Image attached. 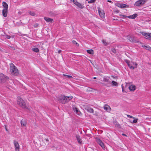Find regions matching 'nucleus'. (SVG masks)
<instances>
[{"label": "nucleus", "instance_id": "1", "mask_svg": "<svg viewBox=\"0 0 151 151\" xmlns=\"http://www.w3.org/2000/svg\"><path fill=\"white\" fill-rule=\"evenodd\" d=\"M10 70L11 73L15 76L18 75V70L17 67L12 63L10 64Z\"/></svg>", "mask_w": 151, "mask_h": 151}, {"label": "nucleus", "instance_id": "2", "mask_svg": "<svg viewBox=\"0 0 151 151\" xmlns=\"http://www.w3.org/2000/svg\"><path fill=\"white\" fill-rule=\"evenodd\" d=\"M17 103L23 108H26V106L24 101L20 97H18Z\"/></svg>", "mask_w": 151, "mask_h": 151}, {"label": "nucleus", "instance_id": "3", "mask_svg": "<svg viewBox=\"0 0 151 151\" xmlns=\"http://www.w3.org/2000/svg\"><path fill=\"white\" fill-rule=\"evenodd\" d=\"M66 97L63 95L59 96L58 98V100L62 104H65L68 102Z\"/></svg>", "mask_w": 151, "mask_h": 151}, {"label": "nucleus", "instance_id": "4", "mask_svg": "<svg viewBox=\"0 0 151 151\" xmlns=\"http://www.w3.org/2000/svg\"><path fill=\"white\" fill-rule=\"evenodd\" d=\"M109 79V77H104L103 78L102 81L106 83V84H104V85L106 86H109V85L111 84V83Z\"/></svg>", "mask_w": 151, "mask_h": 151}, {"label": "nucleus", "instance_id": "5", "mask_svg": "<svg viewBox=\"0 0 151 151\" xmlns=\"http://www.w3.org/2000/svg\"><path fill=\"white\" fill-rule=\"evenodd\" d=\"M0 78L1 82L4 83H5L6 80L9 79L8 77L2 73H1L0 74Z\"/></svg>", "mask_w": 151, "mask_h": 151}, {"label": "nucleus", "instance_id": "6", "mask_svg": "<svg viewBox=\"0 0 151 151\" xmlns=\"http://www.w3.org/2000/svg\"><path fill=\"white\" fill-rule=\"evenodd\" d=\"M84 109L87 111L91 113H93L94 111L93 109L91 108L90 105H86L84 106Z\"/></svg>", "mask_w": 151, "mask_h": 151}, {"label": "nucleus", "instance_id": "7", "mask_svg": "<svg viewBox=\"0 0 151 151\" xmlns=\"http://www.w3.org/2000/svg\"><path fill=\"white\" fill-rule=\"evenodd\" d=\"M140 33L146 37L147 39L151 40V33H147L145 32H140Z\"/></svg>", "mask_w": 151, "mask_h": 151}, {"label": "nucleus", "instance_id": "8", "mask_svg": "<svg viewBox=\"0 0 151 151\" xmlns=\"http://www.w3.org/2000/svg\"><path fill=\"white\" fill-rule=\"evenodd\" d=\"M97 142L102 148L104 149L105 148L103 142L99 139L97 138L96 139Z\"/></svg>", "mask_w": 151, "mask_h": 151}, {"label": "nucleus", "instance_id": "9", "mask_svg": "<svg viewBox=\"0 0 151 151\" xmlns=\"http://www.w3.org/2000/svg\"><path fill=\"white\" fill-rule=\"evenodd\" d=\"M14 144L15 147V149L16 151H19V145L18 142L16 140L14 141Z\"/></svg>", "mask_w": 151, "mask_h": 151}, {"label": "nucleus", "instance_id": "10", "mask_svg": "<svg viewBox=\"0 0 151 151\" xmlns=\"http://www.w3.org/2000/svg\"><path fill=\"white\" fill-rule=\"evenodd\" d=\"M127 38L128 40H129L130 42H134L135 43L137 42L136 40H134V38L133 36H132L130 35H128L127 36Z\"/></svg>", "mask_w": 151, "mask_h": 151}, {"label": "nucleus", "instance_id": "11", "mask_svg": "<svg viewBox=\"0 0 151 151\" xmlns=\"http://www.w3.org/2000/svg\"><path fill=\"white\" fill-rule=\"evenodd\" d=\"M100 9V8L99 7L98 9L99 14L100 17L102 18L104 17L105 13L103 11H101Z\"/></svg>", "mask_w": 151, "mask_h": 151}, {"label": "nucleus", "instance_id": "12", "mask_svg": "<svg viewBox=\"0 0 151 151\" xmlns=\"http://www.w3.org/2000/svg\"><path fill=\"white\" fill-rule=\"evenodd\" d=\"M44 19L47 22H50L51 23H52L53 21V19H52L47 17H45Z\"/></svg>", "mask_w": 151, "mask_h": 151}, {"label": "nucleus", "instance_id": "13", "mask_svg": "<svg viewBox=\"0 0 151 151\" xmlns=\"http://www.w3.org/2000/svg\"><path fill=\"white\" fill-rule=\"evenodd\" d=\"M76 138L78 143L80 144H81L82 143L81 138L80 136L78 135H77L76 136Z\"/></svg>", "mask_w": 151, "mask_h": 151}, {"label": "nucleus", "instance_id": "14", "mask_svg": "<svg viewBox=\"0 0 151 151\" xmlns=\"http://www.w3.org/2000/svg\"><path fill=\"white\" fill-rule=\"evenodd\" d=\"M74 4H75L77 6L81 9H83L84 7L83 5L82 4L78 2L77 1L74 3Z\"/></svg>", "mask_w": 151, "mask_h": 151}, {"label": "nucleus", "instance_id": "15", "mask_svg": "<svg viewBox=\"0 0 151 151\" xmlns=\"http://www.w3.org/2000/svg\"><path fill=\"white\" fill-rule=\"evenodd\" d=\"M8 9H3L2 10L3 15L4 17H6L7 16Z\"/></svg>", "mask_w": 151, "mask_h": 151}, {"label": "nucleus", "instance_id": "16", "mask_svg": "<svg viewBox=\"0 0 151 151\" xmlns=\"http://www.w3.org/2000/svg\"><path fill=\"white\" fill-rule=\"evenodd\" d=\"M3 6L4 8L3 9H8V6L7 4L5 2H3L2 3Z\"/></svg>", "mask_w": 151, "mask_h": 151}, {"label": "nucleus", "instance_id": "17", "mask_svg": "<svg viewBox=\"0 0 151 151\" xmlns=\"http://www.w3.org/2000/svg\"><path fill=\"white\" fill-rule=\"evenodd\" d=\"M21 124L22 125L25 127L27 125V122L24 119H22L21 121Z\"/></svg>", "mask_w": 151, "mask_h": 151}, {"label": "nucleus", "instance_id": "18", "mask_svg": "<svg viewBox=\"0 0 151 151\" xmlns=\"http://www.w3.org/2000/svg\"><path fill=\"white\" fill-rule=\"evenodd\" d=\"M129 89L131 91H134L136 89V86L133 85H131L129 87Z\"/></svg>", "mask_w": 151, "mask_h": 151}, {"label": "nucleus", "instance_id": "19", "mask_svg": "<svg viewBox=\"0 0 151 151\" xmlns=\"http://www.w3.org/2000/svg\"><path fill=\"white\" fill-rule=\"evenodd\" d=\"M104 109L105 110L108 111L110 110V108L108 105L106 104L104 106Z\"/></svg>", "mask_w": 151, "mask_h": 151}, {"label": "nucleus", "instance_id": "20", "mask_svg": "<svg viewBox=\"0 0 151 151\" xmlns=\"http://www.w3.org/2000/svg\"><path fill=\"white\" fill-rule=\"evenodd\" d=\"M148 0H139L138 1L141 5H142L145 4Z\"/></svg>", "mask_w": 151, "mask_h": 151}, {"label": "nucleus", "instance_id": "21", "mask_svg": "<svg viewBox=\"0 0 151 151\" xmlns=\"http://www.w3.org/2000/svg\"><path fill=\"white\" fill-rule=\"evenodd\" d=\"M114 124L115 125L116 127H117L119 128H121V125L119 124V123L116 121L114 122Z\"/></svg>", "mask_w": 151, "mask_h": 151}, {"label": "nucleus", "instance_id": "22", "mask_svg": "<svg viewBox=\"0 0 151 151\" xmlns=\"http://www.w3.org/2000/svg\"><path fill=\"white\" fill-rule=\"evenodd\" d=\"M145 49L151 51V47L149 46H147L144 45L142 46Z\"/></svg>", "mask_w": 151, "mask_h": 151}, {"label": "nucleus", "instance_id": "23", "mask_svg": "<svg viewBox=\"0 0 151 151\" xmlns=\"http://www.w3.org/2000/svg\"><path fill=\"white\" fill-rule=\"evenodd\" d=\"M87 52L90 54H94L93 50L92 49L87 50Z\"/></svg>", "mask_w": 151, "mask_h": 151}, {"label": "nucleus", "instance_id": "24", "mask_svg": "<svg viewBox=\"0 0 151 151\" xmlns=\"http://www.w3.org/2000/svg\"><path fill=\"white\" fill-rule=\"evenodd\" d=\"M32 50L33 51L35 52H38L39 51V50L38 49V48L37 47H34V48H32Z\"/></svg>", "mask_w": 151, "mask_h": 151}, {"label": "nucleus", "instance_id": "25", "mask_svg": "<svg viewBox=\"0 0 151 151\" xmlns=\"http://www.w3.org/2000/svg\"><path fill=\"white\" fill-rule=\"evenodd\" d=\"M129 7V6L127 5L124 4H122L121 8H128Z\"/></svg>", "mask_w": 151, "mask_h": 151}, {"label": "nucleus", "instance_id": "26", "mask_svg": "<svg viewBox=\"0 0 151 151\" xmlns=\"http://www.w3.org/2000/svg\"><path fill=\"white\" fill-rule=\"evenodd\" d=\"M50 16H55L56 15V14L55 12H50L49 13Z\"/></svg>", "mask_w": 151, "mask_h": 151}, {"label": "nucleus", "instance_id": "27", "mask_svg": "<svg viewBox=\"0 0 151 151\" xmlns=\"http://www.w3.org/2000/svg\"><path fill=\"white\" fill-rule=\"evenodd\" d=\"M29 14L31 15L34 16L35 15V13L33 11H29L28 12Z\"/></svg>", "mask_w": 151, "mask_h": 151}, {"label": "nucleus", "instance_id": "28", "mask_svg": "<svg viewBox=\"0 0 151 151\" xmlns=\"http://www.w3.org/2000/svg\"><path fill=\"white\" fill-rule=\"evenodd\" d=\"M131 17L132 19H134L136 18L137 16V14H134L132 15H131Z\"/></svg>", "mask_w": 151, "mask_h": 151}, {"label": "nucleus", "instance_id": "29", "mask_svg": "<svg viewBox=\"0 0 151 151\" xmlns=\"http://www.w3.org/2000/svg\"><path fill=\"white\" fill-rule=\"evenodd\" d=\"M111 83L113 86H117L118 85V83L114 81H112Z\"/></svg>", "mask_w": 151, "mask_h": 151}, {"label": "nucleus", "instance_id": "30", "mask_svg": "<svg viewBox=\"0 0 151 151\" xmlns=\"http://www.w3.org/2000/svg\"><path fill=\"white\" fill-rule=\"evenodd\" d=\"M134 5L136 6H141L140 4H139V2L138 1H136L134 4Z\"/></svg>", "mask_w": 151, "mask_h": 151}, {"label": "nucleus", "instance_id": "31", "mask_svg": "<svg viewBox=\"0 0 151 151\" xmlns=\"http://www.w3.org/2000/svg\"><path fill=\"white\" fill-rule=\"evenodd\" d=\"M63 75L66 78H73L72 76H71L67 75L64 74H63Z\"/></svg>", "mask_w": 151, "mask_h": 151}, {"label": "nucleus", "instance_id": "32", "mask_svg": "<svg viewBox=\"0 0 151 151\" xmlns=\"http://www.w3.org/2000/svg\"><path fill=\"white\" fill-rule=\"evenodd\" d=\"M134 119L132 123H136L137 122V121L138 120V119L137 118H135L134 117V118H133Z\"/></svg>", "mask_w": 151, "mask_h": 151}, {"label": "nucleus", "instance_id": "33", "mask_svg": "<svg viewBox=\"0 0 151 151\" xmlns=\"http://www.w3.org/2000/svg\"><path fill=\"white\" fill-rule=\"evenodd\" d=\"M102 42L104 45L105 46H107L108 45V43L106 42V40L103 39L102 40Z\"/></svg>", "mask_w": 151, "mask_h": 151}, {"label": "nucleus", "instance_id": "34", "mask_svg": "<svg viewBox=\"0 0 151 151\" xmlns=\"http://www.w3.org/2000/svg\"><path fill=\"white\" fill-rule=\"evenodd\" d=\"M67 99H68V101L70 100L73 98V97L72 96H69L66 97Z\"/></svg>", "mask_w": 151, "mask_h": 151}, {"label": "nucleus", "instance_id": "35", "mask_svg": "<svg viewBox=\"0 0 151 151\" xmlns=\"http://www.w3.org/2000/svg\"><path fill=\"white\" fill-rule=\"evenodd\" d=\"M125 62L128 65H129L130 64V62L129 60H125Z\"/></svg>", "mask_w": 151, "mask_h": 151}, {"label": "nucleus", "instance_id": "36", "mask_svg": "<svg viewBox=\"0 0 151 151\" xmlns=\"http://www.w3.org/2000/svg\"><path fill=\"white\" fill-rule=\"evenodd\" d=\"M128 66L131 69H134L135 68H136V67H133L132 66V65H131V64H129V65H128Z\"/></svg>", "mask_w": 151, "mask_h": 151}, {"label": "nucleus", "instance_id": "37", "mask_svg": "<svg viewBox=\"0 0 151 151\" xmlns=\"http://www.w3.org/2000/svg\"><path fill=\"white\" fill-rule=\"evenodd\" d=\"M111 51L112 52L114 53H116V50L114 48H112L111 49Z\"/></svg>", "mask_w": 151, "mask_h": 151}, {"label": "nucleus", "instance_id": "38", "mask_svg": "<svg viewBox=\"0 0 151 151\" xmlns=\"http://www.w3.org/2000/svg\"><path fill=\"white\" fill-rule=\"evenodd\" d=\"M5 36L8 39H10L11 38V37L9 35L6 34H5Z\"/></svg>", "mask_w": 151, "mask_h": 151}, {"label": "nucleus", "instance_id": "39", "mask_svg": "<svg viewBox=\"0 0 151 151\" xmlns=\"http://www.w3.org/2000/svg\"><path fill=\"white\" fill-rule=\"evenodd\" d=\"M96 0H90V1H88V3H94Z\"/></svg>", "mask_w": 151, "mask_h": 151}, {"label": "nucleus", "instance_id": "40", "mask_svg": "<svg viewBox=\"0 0 151 151\" xmlns=\"http://www.w3.org/2000/svg\"><path fill=\"white\" fill-rule=\"evenodd\" d=\"M72 42L74 44H76L77 46L78 45V44L75 40H73Z\"/></svg>", "mask_w": 151, "mask_h": 151}, {"label": "nucleus", "instance_id": "41", "mask_svg": "<svg viewBox=\"0 0 151 151\" xmlns=\"http://www.w3.org/2000/svg\"><path fill=\"white\" fill-rule=\"evenodd\" d=\"M74 111H76V113H78L79 111L78 109L76 107L74 109Z\"/></svg>", "mask_w": 151, "mask_h": 151}, {"label": "nucleus", "instance_id": "42", "mask_svg": "<svg viewBox=\"0 0 151 151\" xmlns=\"http://www.w3.org/2000/svg\"><path fill=\"white\" fill-rule=\"evenodd\" d=\"M127 116L128 118H134V117L133 116H132L130 115H127Z\"/></svg>", "mask_w": 151, "mask_h": 151}, {"label": "nucleus", "instance_id": "43", "mask_svg": "<svg viewBox=\"0 0 151 151\" xmlns=\"http://www.w3.org/2000/svg\"><path fill=\"white\" fill-rule=\"evenodd\" d=\"M122 4H119H119L117 5V6L118 7H120V8H122Z\"/></svg>", "mask_w": 151, "mask_h": 151}, {"label": "nucleus", "instance_id": "44", "mask_svg": "<svg viewBox=\"0 0 151 151\" xmlns=\"http://www.w3.org/2000/svg\"><path fill=\"white\" fill-rule=\"evenodd\" d=\"M120 16H123L124 18L127 17V16H126L125 15H122V14L120 15Z\"/></svg>", "mask_w": 151, "mask_h": 151}, {"label": "nucleus", "instance_id": "45", "mask_svg": "<svg viewBox=\"0 0 151 151\" xmlns=\"http://www.w3.org/2000/svg\"><path fill=\"white\" fill-rule=\"evenodd\" d=\"M86 135L88 137H90L91 136V135L90 134H86Z\"/></svg>", "mask_w": 151, "mask_h": 151}, {"label": "nucleus", "instance_id": "46", "mask_svg": "<svg viewBox=\"0 0 151 151\" xmlns=\"http://www.w3.org/2000/svg\"><path fill=\"white\" fill-rule=\"evenodd\" d=\"M76 0H70V1L73 2L74 4L76 2L75 1Z\"/></svg>", "mask_w": 151, "mask_h": 151}, {"label": "nucleus", "instance_id": "47", "mask_svg": "<svg viewBox=\"0 0 151 151\" xmlns=\"http://www.w3.org/2000/svg\"><path fill=\"white\" fill-rule=\"evenodd\" d=\"M45 141L48 142L49 141V140L48 139V138H45Z\"/></svg>", "mask_w": 151, "mask_h": 151}, {"label": "nucleus", "instance_id": "48", "mask_svg": "<svg viewBox=\"0 0 151 151\" xmlns=\"http://www.w3.org/2000/svg\"><path fill=\"white\" fill-rule=\"evenodd\" d=\"M131 16H127V17H128V18H129V19H132V17H131Z\"/></svg>", "mask_w": 151, "mask_h": 151}, {"label": "nucleus", "instance_id": "49", "mask_svg": "<svg viewBox=\"0 0 151 151\" xmlns=\"http://www.w3.org/2000/svg\"><path fill=\"white\" fill-rule=\"evenodd\" d=\"M62 51L61 50H58V53H60Z\"/></svg>", "mask_w": 151, "mask_h": 151}, {"label": "nucleus", "instance_id": "50", "mask_svg": "<svg viewBox=\"0 0 151 151\" xmlns=\"http://www.w3.org/2000/svg\"><path fill=\"white\" fill-rule=\"evenodd\" d=\"M108 2H110V3H112L113 2H112V1H110V0H107V1Z\"/></svg>", "mask_w": 151, "mask_h": 151}, {"label": "nucleus", "instance_id": "51", "mask_svg": "<svg viewBox=\"0 0 151 151\" xmlns=\"http://www.w3.org/2000/svg\"><path fill=\"white\" fill-rule=\"evenodd\" d=\"M122 135H123V136H126V137H127V136L125 134H124V133H122Z\"/></svg>", "mask_w": 151, "mask_h": 151}, {"label": "nucleus", "instance_id": "52", "mask_svg": "<svg viewBox=\"0 0 151 151\" xmlns=\"http://www.w3.org/2000/svg\"><path fill=\"white\" fill-rule=\"evenodd\" d=\"M38 26V24H35V27H37Z\"/></svg>", "mask_w": 151, "mask_h": 151}, {"label": "nucleus", "instance_id": "53", "mask_svg": "<svg viewBox=\"0 0 151 151\" xmlns=\"http://www.w3.org/2000/svg\"><path fill=\"white\" fill-rule=\"evenodd\" d=\"M5 129L6 131H8V129H7V127H6V126H5Z\"/></svg>", "mask_w": 151, "mask_h": 151}, {"label": "nucleus", "instance_id": "54", "mask_svg": "<svg viewBox=\"0 0 151 151\" xmlns=\"http://www.w3.org/2000/svg\"><path fill=\"white\" fill-rule=\"evenodd\" d=\"M135 65H136V66L137 65V64L136 63H135Z\"/></svg>", "mask_w": 151, "mask_h": 151}, {"label": "nucleus", "instance_id": "55", "mask_svg": "<svg viewBox=\"0 0 151 151\" xmlns=\"http://www.w3.org/2000/svg\"><path fill=\"white\" fill-rule=\"evenodd\" d=\"M0 51H1V52H2V50L1 49V48H0Z\"/></svg>", "mask_w": 151, "mask_h": 151}, {"label": "nucleus", "instance_id": "56", "mask_svg": "<svg viewBox=\"0 0 151 151\" xmlns=\"http://www.w3.org/2000/svg\"><path fill=\"white\" fill-rule=\"evenodd\" d=\"M93 78L94 79H96V78L95 77H93Z\"/></svg>", "mask_w": 151, "mask_h": 151}, {"label": "nucleus", "instance_id": "57", "mask_svg": "<svg viewBox=\"0 0 151 151\" xmlns=\"http://www.w3.org/2000/svg\"><path fill=\"white\" fill-rule=\"evenodd\" d=\"M122 88V91H123V87Z\"/></svg>", "mask_w": 151, "mask_h": 151}, {"label": "nucleus", "instance_id": "58", "mask_svg": "<svg viewBox=\"0 0 151 151\" xmlns=\"http://www.w3.org/2000/svg\"><path fill=\"white\" fill-rule=\"evenodd\" d=\"M47 145H48V144H49V143H48V142H47Z\"/></svg>", "mask_w": 151, "mask_h": 151}, {"label": "nucleus", "instance_id": "59", "mask_svg": "<svg viewBox=\"0 0 151 151\" xmlns=\"http://www.w3.org/2000/svg\"><path fill=\"white\" fill-rule=\"evenodd\" d=\"M116 20H118V19H116Z\"/></svg>", "mask_w": 151, "mask_h": 151}]
</instances>
